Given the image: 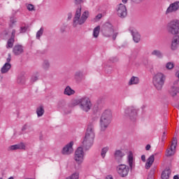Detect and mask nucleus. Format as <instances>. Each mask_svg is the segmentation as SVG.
<instances>
[{"label": "nucleus", "mask_w": 179, "mask_h": 179, "mask_svg": "<svg viewBox=\"0 0 179 179\" xmlns=\"http://www.w3.org/2000/svg\"><path fill=\"white\" fill-rule=\"evenodd\" d=\"M113 121V113L110 110H106L103 112L100 119L101 131H105L108 128Z\"/></svg>", "instance_id": "obj_1"}, {"label": "nucleus", "mask_w": 179, "mask_h": 179, "mask_svg": "<svg viewBox=\"0 0 179 179\" xmlns=\"http://www.w3.org/2000/svg\"><path fill=\"white\" fill-rule=\"evenodd\" d=\"M94 142V129L93 125L90 124L87 128V132L85 134V139L83 142V145L85 146L87 149H89L90 146L93 145Z\"/></svg>", "instance_id": "obj_2"}, {"label": "nucleus", "mask_w": 179, "mask_h": 179, "mask_svg": "<svg viewBox=\"0 0 179 179\" xmlns=\"http://www.w3.org/2000/svg\"><path fill=\"white\" fill-rule=\"evenodd\" d=\"M82 7H80L76 11V15L73 19V25L76 26L77 24H83L89 17V11H85L81 16Z\"/></svg>", "instance_id": "obj_3"}, {"label": "nucleus", "mask_w": 179, "mask_h": 179, "mask_svg": "<svg viewBox=\"0 0 179 179\" xmlns=\"http://www.w3.org/2000/svg\"><path fill=\"white\" fill-rule=\"evenodd\" d=\"M165 82L166 76L163 73H157L153 76L152 83L157 90H162Z\"/></svg>", "instance_id": "obj_4"}, {"label": "nucleus", "mask_w": 179, "mask_h": 179, "mask_svg": "<svg viewBox=\"0 0 179 179\" xmlns=\"http://www.w3.org/2000/svg\"><path fill=\"white\" fill-rule=\"evenodd\" d=\"M78 104H80V108L86 113L92 108V102L89 98L85 97L74 101V106H78Z\"/></svg>", "instance_id": "obj_5"}, {"label": "nucleus", "mask_w": 179, "mask_h": 179, "mask_svg": "<svg viewBox=\"0 0 179 179\" xmlns=\"http://www.w3.org/2000/svg\"><path fill=\"white\" fill-rule=\"evenodd\" d=\"M102 33L105 37H111V36H113V40H115L117 37V34L114 33V29L110 22H106L103 25Z\"/></svg>", "instance_id": "obj_6"}, {"label": "nucleus", "mask_w": 179, "mask_h": 179, "mask_svg": "<svg viewBox=\"0 0 179 179\" xmlns=\"http://www.w3.org/2000/svg\"><path fill=\"white\" fill-rule=\"evenodd\" d=\"M85 151L82 147H78L75 152L74 160L77 164H82L85 160Z\"/></svg>", "instance_id": "obj_7"}, {"label": "nucleus", "mask_w": 179, "mask_h": 179, "mask_svg": "<svg viewBox=\"0 0 179 179\" xmlns=\"http://www.w3.org/2000/svg\"><path fill=\"white\" fill-rule=\"evenodd\" d=\"M168 31L171 34H179V20H173L168 24Z\"/></svg>", "instance_id": "obj_8"}, {"label": "nucleus", "mask_w": 179, "mask_h": 179, "mask_svg": "<svg viewBox=\"0 0 179 179\" xmlns=\"http://www.w3.org/2000/svg\"><path fill=\"white\" fill-rule=\"evenodd\" d=\"M117 171L120 177H127L129 173V167L125 164H121L117 167Z\"/></svg>", "instance_id": "obj_9"}, {"label": "nucleus", "mask_w": 179, "mask_h": 179, "mask_svg": "<svg viewBox=\"0 0 179 179\" xmlns=\"http://www.w3.org/2000/svg\"><path fill=\"white\" fill-rule=\"evenodd\" d=\"M176 148H177V139L174 138L171 146L166 150V156L171 157L176 155Z\"/></svg>", "instance_id": "obj_10"}, {"label": "nucleus", "mask_w": 179, "mask_h": 179, "mask_svg": "<svg viewBox=\"0 0 179 179\" xmlns=\"http://www.w3.org/2000/svg\"><path fill=\"white\" fill-rule=\"evenodd\" d=\"M117 14L120 17H125L127 16V7L125 5L120 3L117 6Z\"/></svg>", "instance_id": "obj_11"}, {"label": "nucleus", "mask_w": 179, "mask_h": 179, "mask_svg": "<svg viewBox=\"0 0 179 179\" xmlns=\"http://www.w3.org/2000/svg\"><path fill=\"white\" fill-rule=\"evenodd\" d=\"M73 141L66 145L62 150V155H71V153H73Z\"/></svg>", "instance_id": "obj_12"}, {"label": "nucleus", "mask_w": 179, "mask_h": 179, "mask_svg": "<svg viewBox=\"0 0 179 179\" xmlns=\"http://www.w3.org/2000/svg\"><path fill=\"white\" fill-rule=\"evenodd\" d=\"M179 8V1H176L173 3H171L170 6L168 7L166 13H173V12H177Z\"/></svg>", "instance_id": "obj_13"}, {"label": "nucleus", "mask_w": 179, "mask_h": 179, "mask_svg": "<svg viewBox=\"0 0 179 179\" xmlns=\"http://www.w3.org/2000/svg\"><path fill=\"white\" fill-rule=\"evenodd\" d=\"M130 31L131 33V35L133 36V38L135 43H139V41H141V35L139 34V33H138V31L132 28L131 29H130Z\"/></svg>", "instance_id": "obj_14"}, {"label": "nucleus", "mask_w": 179, "mask_h": 179, "mask_svg": "<svg viewBox=\"0 0 179 179\" xmlns=\"http://www.w3.org/2000/svg\"><path fill=\"white\" fill-rule=\"evenodd\" d=\"M179 45V36L176 35L173 37L171 43V50H177Z\"/></svg>", "instance_id": "obj_15"}, {"label": "nucleus", "mask_w": 179, "mask_h": 179, "mask_svg": "<svg viewBox=\"0 0 179 179\" xmlns=\"http://www.w3.org/2000/svg\"><path fill=\"white\" fill-rule=\"evenodd\" d=\"M15 34H16V31L13 29L12 31L11 38L7 42V48H12V47H13V43H15Z\"/></svg>", "instance_id": "obj_16"}, {"label": "nucleus", "mask_w": 179, "mask_h": 179, "mask_svg": "<svg viewBox=\"0 0 179 179\" xmlns=\"http://www.w3.org/2000/svg\"><path fill=\"white\" fill-rule=\"evenodd\" d=\"M153 163H155V155H151L149 157V158L147 159V162L145 163V169L147 170H149L150 167H152Z\"/></svg>", "instance_id": "obj_17"}, {"label": "nucleus", "mask_w": 179, "mask_h": 179, "mask_svg": "<svg viewBox=\"0 0 179 179\" xmlns=\"http://www.w3.org/2000/svg\"><path fill=\"white\" fill-rule=\"evenodd\" d=\"M18 149H26V145H24L23 143H20V144L10 145L9 147L10 150H17Z\"/></svg>", "instance_id": "obj_18"}, {"label": "nucleus", "mask_w": 179, "mask_h": 179, "mask_svg": "<svg viewBox=\"0 0 179 179\" xmlns=\"http://www.w3.org/2000/svg\"><path fill=\"white\" fill-rule=\"evenodd\" d=\"M22 52H23V47L22 45H17L14 47L13 53L15 55H20Z\"/></svg>", "instance_id": "obj_19"}, {"label": "nucleus", "mask_w": 179, "mask_h": 179, "mask_svg": "<svg viewBox=\"0 0 179 179\" xmlns=\"http://www.w3.org/2000/svg\"><path fill=\"white\" fill-rule=\"evenodd\" d=\"M10 68H12V65L10 63H6L1 68V73L9 72Z\"/></svg>", "instance_id": "obj_20"}, {"label": "nucleus", "mask_w": 179, "mask_h": 179, "mask_svg": "<svg viewBox=\"0 0 179 179\" xmlns=\"http://www.w3.org/2000/svg\"><path fill=\"white\" fill-rule=\"evenodd\" d=\"M169 93L173 97L177 96V93H179V87H177L176 86L171 87L169 90Z\"/></svg>", "instance_id": "obj_21"}, {"label": "nucleus", "mask_w": 179, "mask_h": 179, "mask_svg": "<svg viewBox=\"0 0 179 179\" xmlns=\"http://www.w3.org/2000/svg\"><path fill=\"white\" fill-rule=\"evenodd\" d=\"M139 83V78L138 77L133 76L129 80L128 85L132 86V85H138Z\"/></svg>", "instance_id": "obj_22"}, {"label": "nucleus", "mask_w": 179, "mask_h": 179, "mask_svg": "<svg viewBox=\"0 0 179 179\" xmlns=\"http://www.w3.org/2000/svg\"><path fill=\"white\" fill-rule=\"evenodd\" d=\"M170 174H171V171H170V169H166L162 173L161 177L162 179H169Z\"/></svg>", "instance_id": "obj_23"}, {"label": "nucleus", "mask_w": 179, "mask_h": 179, "mask_svg": "<svg viewBox=\"0 0 179 179\" xmlns=\"http://www.w3.org/2000/svg\"><path fill=\"white\" fill-rule=\"evenodd\" d=\"M129 111H131L130 115H136L137 114V111L134 107L128 108L127 110H125L126 114H129Z\"/></svg>", "instance_id": "obj_24"}, {"label": "nucleus", "mask_w": 179, "mask_h": 179, "mask_svg": "<svg viewBox=\"0 0 179 179\" xmlns=\"http://www.w3.org/2000/svg\"><path fill=\"white\" fill-rule=\"evenodd\" d=\"M128 162L129 166L132 168V166L134 164V154H132L131 152L129 153L128 155Z\"/></svg>", "instance_id": "obj_25"}, {"label": "nucleus", "mask_w": 179, "mask_h": 179, "mask_svg": "<svg viewBox=\"0 0 179 179\" xmlns=\"http://www.w3.org/2000/svg\"><path fill=\"white\" fill-rule=\"evenodd\" d=\"M99 34H100V26L96 27L93 31V36L95 38L99 37Z\"/></svg>", "instance_id": "obj_26"}, {"label": "nucleus", "mask_w": 179, "mask_h": 179, "mask_svg": "<svg viewBox=\"0 0 179 179\" xmlns=\"http://www.w3.org/2000/svg\"><path fill=\"white\" fill-rule=\"evenodd\" d=\"M75 91L71 89L69 87H67L64 90V94H67V96H71V94H74Z\"/></svg>", "instance_id": "obj_27"}, {"label": "nucleus", "mask_w": 179, "mask_h": 179, "mask_svg": "<svg viewBox=\"0 0 179 179\" xmlns=\"http://www.w3.org/2000/svg\"><path fill=\"white\" fill-rule=\"evenodd\" d=\"M151 55H155V57H157L158 58H162L163 57V55L162 54V52L160 50H153L151 52Z\"/></svg>", "instance_id": "obj_28"}, {"label": "nucleus", "mask_w": 179, "mask_h": 179, "mask_svg": "<svg viewBox=\"0 0 179 179\" xmlns=\"http://www.w3.org/2000/svg\"><path fill=\"white\" fill-rule=\"evenodd\" d=\"M125 155L120 150H116L115 152V157H116V159H120V157H123V156H124Z\"/></svg>", "instance_id": "obj_29"}, {"label": "nucleus", "mask_w": 179, "mask_h": 179, "mask_svg": "<svg viewBox=\"0 0 179 179\" xmlns=\"http://www.w3.org/2000/svg\"><path fill=\"white\" fill-rule=\"evenodd\" d=\"M36 113H37L38 117H41L43 115V114H44V108H43V107L40 106L39 108H37Z\"/></svg>", "instance_id": "obj_30"}, {"label": "nucleus", "mask_w": 179, "mask_h": 179, "mask_svg": "<svg viewBox=\"0 0 179 179\" xmlns=\"http://www.w3.org/2000/svg\"><path fill=\"white\" fill-rule=\"evenodd\" d=\"M108 147H105L101 150V156L103 157V159H104L106 157V153H107V152H108Z\"/></svg>", "instance_id": "obj_31"}, {"label": "nucleus", "mask_w": 179, "mask_h": 179, "mask_svg": "<svg viewBox=\"0 0 179 179\" xmlns=\"http://www.w3.org/2000/svg\"><path fill=\"white\" fill-rule=\"evenodd\" d=\"M44 32V29L41 28L39 31H38L36 34V38L39 39L41 36H43V33Z\"/></svg>", "instance_id": "obj_32"}, {"label": "nucleus", "mask_w": 179, "mask_h": 179, "mask_svg": "<svg viewBox=\"0 0 179 179\" xmlns=\"http://www.w3.org/2000/svg\"><path fill=\"white\" fill-rule=\"evenodd\" d=\"M155 169H151L150 173L148 175V179H155Z\"/></svg>", "instance_id": "obj_33"}, {"label": "nucleus", "mask_w": 179, "mask_h": 179, "mask_svg": "<svg viewBox=\"0 0 179 179\" xmlns=\"http://www.w3.org/2000/svg\"><path fill=\"white\" fill-rule=\"evenodd\" d=\"M166 69H173V68H174V63H173V62H168L166 64Z\"/></svg>", "instance_id": "obj_34"}, {"label": "nucleus", "mask_w": 179, "mask_h": 179, "mask_svg": "<svg viewBox=\"0 0 179 179\" xmlns=\"http://www.w3.org/2000/svg\"><path fill=\"white\" fill-rule=\"evenodd\" d=\"M70 179H79V173H74L71 176H69Z\"/></svg>", "instance_id": "obj_35"}, {"label": "nucleus", "mask_w": 179, "mask_h": 179, "mask_svg": "<svg viewBox=\"0 0 179 179\" xmlns=\"http://www.w3.org/2000/svg\"><path fill=\"white\" fill-rule=\"evenodd\" d=\"M43 67L44 68V69H48L50 68V63L48 62V61H44Z\"/></svg>", "instance_id": "obj_36"}, {"label": "nucleus", "mask_w": 179, "mask_h": 179, "mask_svg": "<svg viewBox=\"0 0 179 179\" xmlns=\"http://www.w3.org/2000/svg\"><path fill=\"white\" fill-rule=\"evenodd\" d=\"M27 30V27H21L20 29V33H26V31Z\"/></svg>", "instance_id": "obj_37"}, {"label": "nucleus", "mask_w": 179, "mask_h": 179, "mask_svg": "<svg viewBox=\"0 0 179 179\" xmlns=\"http://www.w3.org/2000/svg\"><path fill=\"white\" fill-rule=\"evenodd\" d=\"M27 9L28 10H34V6L33 4H28Z\"/></svg>", "instance_id": "obj_38"}, {"label": "nucleus", "mask_w": 179, "mask_h": 179, "mask_svg": "<svg viewBox=\"0 0 179 179\" xmlns=\"http://www.w3.org/2000/svg\"><path fill=\"white\" fill-rule=\"evenodd\" d=\"M103 17V15L101 13L98 14L96 17H95V22H97V20H100V19Z\"/></svg>", "instance_id": "obj_39"}, {"label": "nucleus", "mask_w": 179, "mask_h": 179, "mask_svg": "<svg viewBox=\"0 0 179 179\" xmlns=\"http://www.w3.org/2000/svg\"><path fill=\"white\" fill-rule=\"evenodd\" d=\"M38 79V77L37 76H33L31 78V82H36Z\"/></svg>", "instance_id": "obj_40"}, {"label": "nucleus", "mask_w": 179, "mask_h": 179, "mask_svg": "<svg viewBox=\"0 0 179 179\" xmlns=\"http://www.w3.org/2000/svg\"><path fill=\"white\" fill-rule=\"evenodd\" d=\"M75 2L76 5H80V3H83V2H85V0H75Z\"/></svg>", "instance_id": "obj_41"}, {"label": "nucleus", "mask_w": 179, "mask_h": 179, "mask_svg": "<svg viewBox=\"0 0 179 179\" xmlns=\"http://www.w3.org/2000/svg\"><path fill=\"white\" fill-rule=\"evenodd\" d=\"M12 59V57L10 56V54H8V57L6 59V64H9Z\"/></svg>", "instance_id": "obj_42"}, {"label": "nucleus", "mask_w": 179, "mask_h": 179, "mask_svg": "<svg viewBox=\"0 0 179 179\" xmlns=\"http://www.w3.org/2000/svg\"><path fill=\"white\" fill-rule=\"evenodd\" d=\"M141 160L143 162H146V157L145 155H142L141 156Z\"/></svg>", "instance_id": "obj_43"}, {"label": "nucleus", "mask_w": 179, "mask_h": 179, "mask_svg": "<svg viewBox=\"0 0 179 179\" xmlns=\"http://www.w3.org/2000/svg\"><path fill=\"white\" fill-rule=\"evenodd\" d=\"M150 148H151V146H150V145H147L146 146H145V150H150Z\"/></svg>", "instance_id": "obj_44"}, {"label": "nucleus", "mask_w": 179, "mask_h": 179, "mask_svg": "<svg viewBox=\"0 0 179 179\" xmlns=\"http://www.w3.org/2000/svg\"><path fill=\"white\" fill-rule=\"evenodd\" d=\"M68 19H72V13H69Z\"/></svg>", "instance_id": "obj_45"}, {"label": "nucleus", "mask_w": 179, "mask_h": 179, "mask_svg": "<svg viewBox=\"0 0 179 179\" xmlns=\"http://www.w3.org/2000/svg\"><path fill=\"white\" fill-rule=\"evenodd\" d=\"M106 179H113V176H108L106 178Z\"/></svg>", "instance_id": "obj_46"}, {"label": "nucleus", "mask_w": 179, "mask_h": 179, "mask_svg": "<svg viewBox=\"0 0 179 179\" xmlns=\"http://www.w3.org/2000/svg\"><path fill=\"white\" fill-rule=\"evenodd\" d=\"M176 78H178V79H179V71L176 72Z\"/></svg>", "instance_id": "obj_47"}, {"label": "nucleus", "mask_w": 179, "mask_h": 179, "mask_svg": "<svg viewBox=\"0 0 179 179\" xmlns=\"http://www.w3.org/2000/svg\"><path fill=\"white\" fill-rule=\"evenodd\" d=\"M122 1L123 2V3H127V2H128V0H122Z\"/></svg>", "instance_id": "obj_48"}, {"label": "nucleus", "mask_w": 179, "mask_h": 179, "mask_svg": "<svg viewBox=\"0 0 179 179\" xmlns=\"http://www.w3.org/2000/svg\"><path fill=\"white\" fill-rule=\"evenodd\" d=\"M173 179H179L178 176H173Z\"/></svg>", "instance_id": "obj_49"}, {"label": "nucleus", "mask_w": 179, "mask_h": 179, "mask_svg": "<svg viewBox=\"0 0 179 179\" xmlns=\"http://www.w3.org/2000/svg\"><path fill=\"white\" fill-rule=\"evenodd\" d=\"M8 179H14L13 177H10Z\"/></svg>", "instance_id": "obj_50"}, {"label": "nucleus", "mask_w": 179, "mask_h": 179, "mask_svg": "<svg viewBox=\"0 0 179 179\" xmlns=\"http://www.w3.org/2000/svg\"><path fill=\"white\" fill-rule=\"evenodd\" d=\"M66 179H71L69 177H68Z\"/></svg>", "instance_id": "obj_51"}, {"label": "nucleus", "mask_w": 179, "mask_h": 179, "mask_svg": "<svg viewBox=\"0 0 179 179\" xmlns=\"http://www.w3.org/2000/svg\"><path fill=\"white\" fill-rule=\"evenodd\" d=\"M139 1H142V0H139Z\"/></svg>", "instance_id": "obj_52"}]
</instances>
